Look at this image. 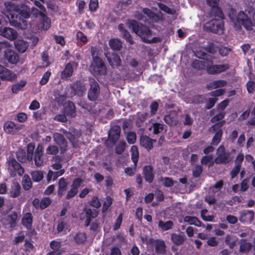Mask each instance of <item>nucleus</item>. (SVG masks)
I'll list each match as a JSON object with an SVG mask.
<instances>
[{
    "label": "nucleus",
    "instance_id": "7ed1b4c3",
    "mask_svg": "<svg viewBox=\"0 0 255 255\" xmlns=\"http://www.w3.org/2000/svg\"><path fill=\"white\" fill-rule=\"evenodd\" d=\"M229 16L235 26H243L248 31L252 30V19L246 12L241 10L237 12L235 9L231 8Z\"/></svg>",
    "mask_w": 255,
    "mask_h": 255
},
{
    "label": "nucleus",
    "instance_id": "5701e85b",
    "mask_svg": "<svg viewBox=\"0 0 255 255\" xmlns=\"http://www.w3.org/2000/svg\"><path fill=\"white\" fill-rule=\"evenodd\" d=\"M209 14L210 17H214V18L221 19V20L225 18L222 10L219 6L211 7Z\"/></svg>",
    "mask_w": 255,
    "mask_h": 255
},
{
    "label": "nucleus",
    "instance_id": "f3484780",
    "mask_svg": "<svg viewBox=\"0 0 255 255\" xmlns=\"http://www.w3.org/2000/svg\"><path fill=\"white\" fill-rule=\"evenodd\" d=\"M229 68L228 64L212 65L207 67V72L209 74L214 75L225 72Z\"/></svg>",
    "mask_w": 255,
    "mask_h": 255
},
{
    "label": "nucleus",
    "instance_id": "f704fd0d",
    "mask_svg": "<svg viewBox=\"0 0 255 255\" xmlns=\"http://www.w3.org/2000/svg\"><path fill=\"white\" fill-rule=\"evenodd\" d=\"M21 186L18 183H15L11 186V190L9 192L10 196L12 198L17 197L20 193Z\"/></svg>",
    "mask_w": 255,
    "mask_h": 255
},
{
    "label": "nucleus",
    "instance_id": "1a4fd4ad",
    "mask_svg": "<svg viewBox=\"0 0 255 255\" xmlns=\"http://www.w3.org/2000/svg\"><path fill=\"white\" fill-rule=\"evenodd\" d=\"M53 141L57 145L61 154L65 153L68 150V142L64 135L60 133L53 134Z\"/></svg>",
    "mask_w": 255,
    "mask_h": 255
},
{
    "label": "nucleus",
    "instance_id": "f257e3e1",
    "mask_svg": "<svg viewBox=\"0 0 255 255\" xmlns=\"http://www.w3.org/2000/svg\"><path fill=\"white\" fill-rule=\"evenodd\" d=\"M126 24L132 31L141 37L142 41L148 44L155 43L160 41V38L154 37L150 38L152 32L148 27L143 24H138L137 21L134 19H128Z\"/></svg>",
    "mask_w": 255,
    "mask_h": 255
},
{
    "label": "nucleus",
    "instance_id": "ea45409f",
    "mask_svg": "<svg viewBox=\"0 0 255 255\" xmlns=\"http://www.w3.org/2000/svg\"><path fill=\"white\" fill-rule=\"evenodd\" d=\"M41 27L44 30H48L51 26V20L45 13L40 18Z\"/></svg>",
    "mask_w": 255,
    "mask_h": 255
},
{
    "label": "nucleus",
    "instance_id": "a211bd4d",
    "mask_svg": "<svg viewBox=\"0 0 255 255\" xmlns=\"http://www.w3.org/2000/svg\"><path fill=\"white\" fill-rule=\"evenodd\" d=\"M77 65V63L74 61L72 62L67 63L60 73V77L63 80H67L68 79L72 76L74 72L73 66Z\"/></svg>",
    "mask_w": 255,
    "mask_h": 255
},
{
    "label": "nucleus",
    "instance_id": "393cba45",
    "mask_svg": "<svg viewBox=\"0 0 255 255\" xmlns=\"http://www.w3.org/2000/svg\"><path fill=\"white\" fill-rule=\"evenodd\" d=\"M3 130L4 131L10 134H14L17 130L19 129L15 125L13 122L7 121L3 124Z\"/></svg>",
    "mask_w": 255,
    "mask_h": 255
},
{
    "label": "nucleus",
    "instance_id": "4d7b16f0",
    "mask_svg": "<svg viewBox=\"0 0 255 255\" xmlns=\"http://www.w3.org/2000/svg\"><path fill=\"white\" fill-rule=\"evenodd\" d=\"M223 131H218L215 132V134L213 137L212 144L214 145H218L221 141Z\"/></svg>",
    "mask_w": 255,
    "mask_h": 255
},
{
    "label": "nucleus",
    "instance_id": "9b49d317",
    "mask_svg": "<svg viewBox=\"0 0 255 255\" xmlns=\"http://www.w3.org/2000/svg\"><path fill=\"white\" fill-rule=\"evenodd\" d=\"M105 56L109 64L113 68H117L121 66L122 60L118 54L114 52L112 54L109 52H105Z\"/></svg>",
    "mask_w": 255,
    "mask_h": 255
},
{
    "label": "nucleus",
    "instance_id": "c03bdc74",
    "mask_svg": "<svg viewBox=\"0 0 255 255\" xmlns=\"http://www.w3.org/2000/svg\"><path fill=\"white\" fill-rule=\"evenodd\" d=\"M173 226V223L171 221H168L165 222L160 220L158 222V227L163 231H167L171 229Z\"/></svg>",
    "mask_w": 255,
    "mask_h": 255
},
{
    "label": "nucleus",
    "instance_id": "b1692460",
    "mask_svg": "<svg viewBox=\"0 0 255 255\" xmlns=\"http://www.w3.org/2000/svg\"><path fill=\"white\" fill-rule=\"evenodd\" d=\"M22 225L27 230H30L32 227L33 216L31 213L28 212L23 215L21 220Z\"/></svg>",
    "mask_w": 255,
    "mask_h": 255
},
{
    "label": "nucleus",
    "instance_id": "338daca9",
    "mask_svg": "<svg viewBox=\"0 0 255 255\" xmlns=\"http://www.w3.org/2000/svg\"><path fill=\"white\" fill-rule=\"evenodd\" d=\"M247 90L249 94H253L255 92V82L249 80L246 84Z\"/></svg>",
    "mask_w": 255,
    "mask_h": 255
},
{
    "label": "nucleus",
    "instance_id": "423d86ee",
    "mask_svg": "<svg viewBox=\"0 0 255 255\" xmlns=\"http://www.w3.org/2000/svg\"><path fill=\"white\" fill-rule=\"evenodd\" d=\"M89 69L94 76H105L107 74V66L101 58H96L92 60Z\"/></svg>",
    "mask_w": 255,
    "mask_h": 255
},
{
    "label": "nucleus",
    "instance_id": "de8ad7c7",
    "mask_svg": "<svg viewBox=\"0 0 255 255\" xmlns=\"http://www.w3.org/2000/svg\"><path fill=\"white\" fill-rule=\"evenodd\" d=\"M192 176L194 178H198L203 172V167L201 165L196 164L194 167L192 168Z\"/></svg>",
    "mask_w": 255,
    "mask_h": 255
},
{
    "label": "nucleus",
    "instance_id": "2eb2a0df",
    "mask_svg": "<svg viewBox=\"0 0 255 255\" xmlns=\"http://www.w3.org/2000/svg\"><path fill=\"white\" fill-rule=\"evenodd\" d=\"M255 212L253 210H244L240 212V221L244 224H250L254 220Z\"/></svg>",
    "mask_w": 255,
    "mask_h": 255
},
{
    "label": "nucleus",
    "instance_id": "5fc2aeb1",
    "mask_svg": "<svg viewBox=\"0 0 255 255\" xmlns=\"http://www.w3.org/2000/svg\"><path fill=\"white\" fill-rule=\"evenodd\" d=\"M126 143L123 140H120L115 148V152L118 154H122L126 148Z\"/></svg>",
    "mask_w": 255,
    "mask_h": 255
},
{
    "label": "nucleus",
    "instance_id": "bf43d9fd",
    "mask_svg": "<svg viewBox=\"0 0 255 255\" xmlns=\"http://www.w3.org/2000/svg\"><path fill=\"white\" fill-rule=\"evenodd\" d=\"M123 213H121L117 219L116 220L114 225L113 227V229L114 231H117L120 228L121 224L123 222Z\"/></svg>",
    "mask_w": 255,
    "mask_h": 255
},
{
    "label": "nucleus",
    "instance_id": "a18cd8bd",
    "mask_svg": "<svg viewBox=\"0 0 255 255\" xmlns=\"http://www.w3.org/2000/svg\"><path fill=\"white\" fill-rule=\"evenodd\" d=\"M152 128H153V133L154 134H157L162 132L164 129V125L157 122L152 124Z\"/></svg>",
    "mask_w": 255,
    "mask_h": 255
},
{
    "label": "nucleus",
    "instance_id": "473e14b6",
    "mask_svg": "<svg viewBox=\"0 0 255 255\" xmlns=\"http://www.w3.org/2000/svg\"><path fill=\"white\" fill-rule=\"evenodd\" d=\"M184 221L190 225H193L197 227H201L202 223L196 217L186 216L184 218Z\"/></svg>",
    "mask_w": 255,
    "mask_h": 255
},
{
    "label": "nucleus",
    "instance_id": "69168bd1",
    "mask_svg": "<svg viewBox=\"0 0 255 255\" xmlns=\"http://www.w3.org/2000/svg\"><path fill=\"white\" fill-rule=\"evenodd\" d=\"M124 31L121 33L122 37L124 38L127 42H128L130 44L132 45L134 43L132 37L129 32L127 30H123Z\"/></svg>",
    "mask_w": 255,
    "mask_h": 255
},
{
    "label": "nucleus",
    "instance_id": "0e129e2a",
    "mask_svg": "<svg viewBox=\"0 0 255 255\" xmlns=\"http://www.w3.org/2000/svg\"><path fill=\"white\" fill-rule=\"evenodd\" d=\"M227 83L224 80H218L213 81L211 83V86L214 88H218L219 87H223L227 85Z\"/></svg>",
    "mask_w": 255,
    "mask_h": 255
},
{
    "label": "nucleus",
    "instance_id": "f03ea898",
    "mask_svg": "<svg viewBox=\"0 0 255 255\" xmlns=\"http://www.w3.org/2000/svg\"><path fill=\"white\" fill-rule=\"evenodd\" d=\"M9 22L12 26L25 28L27 25L26 19L30 17V7L22 4L19 8L9 13Z\"/></svg>",
    "mask_w": 255,
    "mask_h": 255
},
{
    "label": "nucleus",
    "instance_id": "dca6fc26",
    "mask_svg": "<svg viewBox=\"0 0 255 255\" xmlns=\"http://www.w3.org/2000/svg\"><path fill=\"white\" fill-rule=\"evenodd\" d=\"M70 88L74 95L81 97L85 94L86 91L85 84L80 80H77L73 83Z\"/></svg>",
    "mask_w": 255,
    "mask_h": 255
},
{
    "label": "nucleus",
    "instance_id": "412c9836",
    "mask_svg": "<svg viewBox=\"0 0 255 255\" xmlns=\"http://www.w3.org/2000/svg\"><path fill=\"white\" fill-rule=\"evenodd\" d=\"M4 58L11 64H16L19 61V55L11 48L3 54Z\"/></svg>",
    "mask_w": 255,
    "mask_h": 255
},
{
    "label": "nucleus",
    "instance_id": "8fccbe9b",
    "mask_svg": "<svg viewBox=\"0 0 255 255\" xmlns=\"http://www.w3.org/2000/svg\"><path fill=\"white\" fill-rule=\"evenodd\" d=\"M131 159L135 165H136L139 157L138 148L136 146L132 145L131 147Z\"/></svg>",
    "mask_w": 255,
    "mask_h": 255
},
{
    "label": "nucleus",
    "instance_id": "3c124183",
    "mask_svg": "<svg viewBox=\"0 0 255 255\" xmlns=\"http://www.w3.org/2000/svg\"><path fill=\"white\" fill-rule=\"evenodd\" d=\"M32 179L34 182H39L43 178V174L42 171H34L31 173Z\"/></svg>",
    "mask_w": 255,
    "mask_h": 255
},
{
    "label": "nucleus",
    "instance_id": "4c0bfd02",
    "mask_svg": "<svg viewBox=\"0 0 255 255\" xmlns=\"http://www.w3.org/2000/svg\"><path fill=\"white\" fill-rule=\"evenodd\" d=\"M59 151V147L57 145L54 144H49L45 150L46 156L56 155Z\"/></svg>",
    "mask_w": 255,
    "mask_h": 255
},
{
    "label": "nucleus",
    "instance_id": "a19ab883",
    "mask_svg": "<svg viewBox=\"0 0 255 255\" xmlns=\"http://www.w3.org/2000/svg\"><path fill=\"white\" fill-rule=\"evenodd\" d=\"M66 137L69 139L73 148H77L80 146V141L74 135L70 133H68L67 134H66Z\"/></svg>",
    "mask_w": 255,
    "mask_h": 255
},
{
    "label": "nucleus",
    "instance_id": "6e6d98bb",
    "mask_svg": "<svg viewBox=\"0 0 255 255\" xmlns=\"http://www.w3.org/2000/svg\"><path fill=\"white\" fill-rule=\"evenodd\" d=\"M157 5L160 10L166 13L174 14L175 12V11L174 9H171L169 7L161 2H158Z\"/></svg>",
    "mask_w": 255,
    "mask_h": 255
},
{
    "label": "nucleus",
    "instance_id": "0eeeda50",
    "mask_svg": "<svg viewBox=\"0 0 255 255\" xmlns=\"http://www.w3.org/2000/svg\"><path fill=\"white\" fill-rule=\"evenodd\" d=\"M90 88L88 91L87 97L89 101L95 102L100 93V87L98 82L94 78L89 80Z\"/></svg>",
    "mask_w": 255,
    "mask_h": 255
},
{
    "label": "nucleus",
    "instance_id": "20e7f679",
    "mask_svg": "<svg viewBox=\"0 0 255 255\" xmlns=\"http://www.w3.org/2000/svg\"><path fill=\"white\" fill-rule=\"evenodd\" d=\"M6 163L7 165L8 171L11 177H14L17 175L21 176L24 173V168L17 162L13 155L11 154L8 156Z\"/></svg>",
    "mask_w": 255,
    "mask_h": 255
},
{
    "label": "nucleus",
    "instance_id": "2f4dec72",
    "mask_svg": "<svg viewBox=\"0 0 255 255\" xmlns=\"http://www.w3.org/2000/svg\"><path fill=\"white\" fill-rule=\"evenodd\" d=\"M65 171L64 169L60 170L59 171L53 172L49 170L47 175V180L49 182L51 180H55L59 176H61L64 174Z\"/></svg>",
    "mask_w": 255,
    "mask_h": 255
},
{
    "label": "nucleus",
    "instance_id": "603ef678",
    "mask_svg": "<svg viewBox=\"0 0 255 255\" xmlns=\"http://www.w3.org/2000/svg\"><path fill=\"white\" fill-rule=\"evenodd\" d=\"M12 48L11 44L8 41H3L0 42V53L3 52L4 54L7 51Z\"/></svg>",
    "mask_w": 255,
    "mask_h": 255
},
{
    "label": "nucleus",
    "instance_id": "9d476101",
    "mask_svg": "<svg viewBox=\"0 0 255 255\" xmlns=\"http://www.w3.org/2000/svg\"><path fill=\"white\" fill-rule=\"evenodd\" d=\"M17 78L16 74L0 64V78L1 80L12 82L15 81Z\"/></svg>",
    "mask_w": 255,
    "mask_h": 255
},
{
    "label": "nucleus",
    "instance_id": "39448f33",
    "mask_svg": "<svg viewBox=\"0 0 255 255\" xmlns=\"http://www.w3.org/2000/svg\"><path fill=\"white\" fill-rule=\"evenodd\" d=\"M224 26V23L223 20L217 18H213L205 23L203 28L206 31L221 34L223 33Z\"/></svg>",
    "mask_w": 255,
    "mask_h": 255
},
{
    "label": "nucleus",
    "instance_id": "cd10ccee",
    "mask_svg": "<svg viewBox=\"0 0 255 255\" xmlns=\"http://www.w3.org/2000/svg\"><path fill=\"white\" fill-rule=\"evenodd\" d=\"M154 247L155 252L157 254L164 255L165 254L166 246L163 240H155Z\"/></svg>",
    "mask_w": 255,
    "mask_h": 255
},
{
    "label": "nucleus",
    "instance_id": "6ab92c4d",
    "mask_svg": "<svg viewBox=\"0 0 255 255\" xmlns=\"http://www.w3.org/2000/svg\"><path fill=\"white\" fill-rule=\"evenodd\" d=\"M142 174L146 182L151 183L153 182L155 176V173L152 165H145L143 167Z\"/></svg>",
    "mask_w": 255,
    "mask_h": 255
},
{
    "label": "nucleus",
    "instance_id": "aec40b11",
    "mask_svg": "<svg viewBox=\"0 0 255 255\" xmlns=\"http://www.w3.org/2000/svg\"><path fill=\"white\" fill-rule=\"evenodd\" d=\"M43 147L42 145L39 144L35 150L34 154L33 156V159L34 160L35 164L37 167L41 166L43 163Z\"/></svg>",
    "mask_w": 255,
    "mask_h": 255
},
{
    "label": "nucleus",
    "instance_id": "4468645a",
    "mask_svg": "<svg viewBox=\"0 0 255 255\" xmlns=\"http://www.w3.org/2000/svg\"><path fill=\"white\" fill-rule=\"evenodd\" d=\"M0 35L13 41L17 38L18 34L17 31L12 28L1 26L0 27Z\"/></svg>",
    "mask_w": 255,
    "mask_h": 255
},
{
    "label": "nucleus",
    "instance_id": "a878e982",
    "mask_svg": "<svg viewBox=\"0 0 255 255\" xmlns=\"http://www.w3.org/2000/svg\"><path fill=\"white\" fill-rule=\"evenodd\" d=\"M64 113L68 117L73 118L76 116V108L72 102L69 101L64 108Z\"/></svg>",
    "mask_w": 255,
    "mask_h": 255
},
{
    "label": "nucleus",
    "instance_id": "72a5a7b5",
    "mask_svg": "<svg viewBox=\"0 0 255 255\" xmlns=\"http://www.w3.org/2000/svg\"><path fill=\"white\" fill-rule=\"evenodd\" d=\"M27 82L25 80H21L18 82L13 84L11 86V92L12 93L16 94L21 90L26 85Z\"/></svg>",
    "mask_w": 255,
    "mask_h": 255
},
{
    "label": "nucleus",
    "instance_id": "c85d7f7f",
    "mask_svg": "<svg viewBox=\"0 0 255 255\" xmlns=\"http://www.w3.org/2000/svg\"><path fill=\"white\" fill-rule=\"evenodd\" d=\"M16 50L20 53H24L28 48V43L22 39H17L14 42Z\"/></svg>",
    "mask_w": 255,
    "mask_h": 255
},
{
    "label": "nucleus",
    "instance_id": "6e6552de",
    "mask_svg": "<svg viewBox=\"0 0 255 255\" xmlns=\"http://www.w3.org/2000/svg\"><path fill=\"white\" fill-rule=\"evenodd\" d=\"M231 154L226 151L224 145H221L217 149V157L215 159V162L217 164H228L230 161Z\"/></svg>",
    "mask_w": 255,
    "mask_h": 255
},
{
    "label": "nucleus",
    "instance_id": "864d4df0",
    "mask_svg": "<svg viewBox=\"0 0 255 255\" xmlns=\"http://www.w3.org/2000/svg\"><path fill=\"white\" fill-rule=\"evenodd\" d=\"M252 245L250 242L245 241L242 243L240 247V252L241 253H249L252 249Z\"/></svg>",
    "mask_w": 255,
    "mask_h": 255
},
{
    "label": "nucleus",
    "instance_id": "49530a36",
    "mask_svg": "<svg viewBox=\"0 0 255 255\" xmlns=\"http://www.w3.org/2000/svg\"><path fill=\"white\" fill-rule=\"evenodd\" d=\"M225 242L230 249H233L236 245L237 240L231 235H227L226 237Z\"/></svg>",
    "mask_w": 255,
    "mask_h": 255
},
{
    "label": "nucleus",
    "instance_id": "680f3d73",
    "mask_svg": "<svg viewBox=\"0 0 255 255\" xmlns=\"http://www.w3.org/2000/svg\"><path fill=\"white\" fill-rule=\"evenodd\" d=\"M208 212V210L206 209H202L201 211V217L205 221L212 222L214 220V216L213 215L206 216V214Z\"/></svg>",
    "mask_w": 255,
    "mask_h": 255
},
{
    "label": "nucleus",
    "instance_id": "09e8293b",
    "mask_svg": "<svg viewBox=\"0 0 255 255\" xmlns=\"http://www.w3.org/2000/svg\"><path fill=\"white\" fill-rule=\"evenodd\" d=\"M226 121L222 120L220 122L215 123L210 128V130L216 132L218 131H223L222 129L223 126L225 124Z\"/></svg>",
    "mask_w": 255,
    "mask_h": 255
},
{
    "label": "nucleus",
    "instance_id": "c756f323",
    "mask_svg": "<svg viewBox=\"0 0 255 255\" xmlns=\"http://www.w3.org/2000/svg\"><path fill=\"white\" fill-rule=\"evenodd\" d=\"M58 185V195L62 197L65 194L67 190L68 183L64 177H62L59 180Z\"/></svg>",
    "mask_w": 255,
    "mask_h": 255
},
{
    "label": "nucleus",
    "instance_id": "f8f14e48",
    "mask_svg": "<svg viewBox=\"0 0 255 255\" xmlns=\"http://www.w3.org/2000/svg\"><path fill=\"white\" fill-rule=\"evenodd\" d=\"M83 213L85 214L84 218H86L85 222L86 227H88L92 220L97 217L99 214V212L96 209H92L87 207L83 209Z\"/></svg>",
    "mask_w": 255,
    "mask_h": 255
},
{
    "label": "nucleus",
    "instance_id": "ddd939ff",
    "mask_svg": "<svg viewBox=\"0 0 255 255\" xmlns=\"http://www.w3.org/2000/svg\"><path fill=\"white\" fill-rule=\"evenodd\" d=\"M121 131V128L118 126L111 127L108 132V141L115 144L120 138Z\"/></svg>",
    "mask_w": 255,
    "mask_h": 255
},
{
    "label": "nucleus",
    "instance_id": "58836bf2",
    "mask_svg": "<svg viewBox=\"0 0 255 255\" xmlns=\"http://www.w3.org/2000/svg\"><path fill=\"white\" fill-rule=\"evenodd\" d=\"M21 184L24 190H29L31 186L32 183L29 176L27 174H25L22 179Z\"/></svg>",
    "mask_w": 255,
    "mask_h": 255
},
{
    "label": "nucleus",
    "instance_id": "e2e57ef3",
    "mask_svg": "<svg viewBox=\"0 0 255 255\" xmlns=\"http://www.w3.org/2000/svg\"><path fill=\"white\" fill-rule=\"evenodd\" d=\"M225 112H221L216 115H215L210 120V121L212 123H215L223 120L222 119L225 116Z\"/></svg>",
    "mask_w": 255,
    "mask_h": 255
},
{
    "label": "nucleus",
    "instance_id": "c9c22d12",
    "mask_svg": "<svg viewBox=\"0 0 255 255\" xmlns=\"http://www.w3.org/2000/svg\"><path fill=\"white\" fill-rule=\"evenodd\" d=\"M109 44L111 49L114 50L119 51L122 48V43L118 39H111L109 41Z\"/></svg>",
    "mask_w": 255,
    "mask_h": 255
},
{
    "label": "nucleus",
    "instance_id": "13d9d810",
    "mask_svg": "<svg viewBox=\"0 0 255 255\" xmlns=\"http://www.w3.org/2000/svg\"><path fill=\"white\" fill-rule=\"evenodd\" d=\"M30 15H32L35 17H38V16L41 17L43 16V14H44L46 13V11H44L40 9L39 10L37 8L32 7L31 8H30Z\"/></svg>",
    "mask_w": 255,
    "mask_h": 255
},
{
    "label": "nucleus",
    "instance_id": "774afa93",
    "mask_svg": "<svg viewBox=\"0 0 255 255\" xmlns=\"http://www.w3.org/2000/svg\"><path fill=\"white\" fill-rule=\"evenodd\" d=\"M51 75V73L49 71H47L45 72L43 74L41 79L39 81V84L42 86L46 84L49 80Z\"/></svg>",
    "mask_w": 255,
    "mask_h": 255
},
{
    "label": "nucleus",
    "instance_id": "052dcab7",
    "mask_svg": "<svg viewBox=\"0 0 255 255\" xmlns=\"http://www.w3.org/2000/svg\"><path fill=\"white\" fill-rule=\"evenodd\" d=\"M113 203V199L110 196H107L106 198V200L104 201L103 207L102 212L104 213L106 212L109 208L111 206Z\"/></svg>",
    "mask_w": 255,
    "mask_h": 255
},
{
    "label": "nucleus",
    "instance_id": "37998d69",
    "mask_svg": "<svg viewBox=\"0 0 255 255\" xmlns=\"http://www.w3.org/2000/svg\"><path fill=\"white\" fill-rule=\"evenodd\" d=\"M204 50L212 54H215L218 50V46L213 42H209L204 47Z\"/></svg>",
    "mask_w": 255,
    "mask_h": 255
},
{
    "label": "nucleus",
    "instance_id": "7c9ffc66",
    "mask_svg": "<svg viewBox=\"0 0 255 255\" xmlns=\"http://www.w3.org/2000/svg\"><path fill=\"white\" fill-rule=\"evenodd\" d=\"M17 219V214L15 212H13L9 214L6 217V221L8 225L11 228H14L16 225V221Z\"/></svg>",
    "mask_w": 255,
    "mask_h": 255
},
{
    "label": "nucleus",
    "instance_id": "e433bc0d",
    "mask_svg": "<svg viewBox=\"0 0 255 255\" xmlns=\"http://www.w3.org/2000/svg\"><path fill=\"white\" fill-rule=\"evenodd\" d=\"M86 240L87 236L84 233L78 232L74 237V240L77 245L83 244Z\"/></svg>",
    "mask_w": 255,
    "mask_h": 255
},
{
    "label": "nucleus",
    "instance_id": "79ce46f5",
    "mask_svg": "<svg viewBox=\"0 0 255 255\" xmlns=\"http://www.w3.org/2000/svg\"><path fill=\"white\" fill-rule=\"evenodd\" d=\"M35 144L34 143H29L27 145V159L29 161L33 160V156L34 154Z\"/></svg>",
    "mask_w": 255,
    "mask_h": 255
},
{
    "label": "nucleus",
    "instance_id": "bb28decb",
    "mask_svg": "<svg viewBox=\"0 0 255 255\" xmlns=\"http://www.w3.org/2000/svg\"><path fill=\"white\" fill-rule=\"evenodd\" d=\"M171 240L174 245L180 246L184 243L185 236L182 232L180 234L172 233L171 234Z\"/></svg>",
    "mask_w": 255,
    "mask_h": 255
},
{
    "label": "nucleus",
    "instance_id": "4be33fe9",
    "mask_svg": "<svg viewBox=\"0 0 255 255\" xmlns=\"http://www.w3.org/2000/svg\"><path fill=\"white\" fill-rule=\"evenodd\" d=\"M155 142V139H152L146 135H142L140 138V145L148 151L153 148V143Z\"/></svg>",
    "mask_w": 255,
    "mask_h": 255
}]
</instances>
